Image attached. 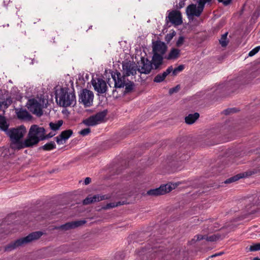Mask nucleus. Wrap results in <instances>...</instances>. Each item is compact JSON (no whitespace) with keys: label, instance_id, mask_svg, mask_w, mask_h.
Returning <instances> with one entry per match:
<instances>
[{"label":"nucleus","instance_id":"obj_1","mask_svg":"<svg viewBox=\"0 0 260 260\" xmlns=\"http://www.w3.org/2000/svg\"><path fill=\"white\" fill-rule=\"evenodd\" d=\"M26 128L23 125L10 128L6 133L11 141V147L20 150L24 148H32V125L30 126L26 138L21 141L26 133Z\"/></svg>","mask_w":260,"mask_h":260},{"label":"nucleus","instance_id":"obj_2","mask_svg":"<svg viewBox=\"0 0 260 260\" xmlns=\"http://www.w3.org/2000/svg\"><path fill=\"white\" fill-rule=\"evenodd\" d=\"M164 55L153 53L151 60L144 57H141V60L138 61L141 68L138 70L141 74H148L152 69L159 70L160 67L163 64Z\"/></svg>","mask_w":260,"mask_h":260},{"label":"nucleus","instance_id":"obj_3","mask_svg":"<svg viewBox=\"0 0 260 260\" xmlns=\"http://www.w3.org/2000/svg\"><path fill=\"white\" fill-rule=\"evenodd\" d=\"M69 88L61 87L58 92H55V99L57 104L62 107H68L76 104V96L74 92H69Z\"/></svg>","mask_w":260,"mask_h":260},{"label":"nucleus","instance_id":"obj_4","mask_svg":"<svg viewBox=\"0 0 260 260\" xmlns=\"http://www.w3.org/2000/svg\"><path fill=\"white\" fill-rule=\"evenodd\" d=\"M43 235V232L41 231L34 232L27 236L20 238L14 242L11 243L5 247L6 251H11L15 248L28 244L33 241L39 239Z\"/></svg>","mask_w":260,"mask_h":260},{"label":"nucleus","instance_id":"obj_5","mask_svg":"<svg viewBox=\"0 0 260 260\" xmlns=\"http://www.w3.org/2000/svg\"><path fill=\"white\" fill-rule=\"evenodd\" d=\"M44 127H40L38 125H32V147L36 146L41 141L49 139L53 137L55 134L50 133L46 135Z\"/></svg>","mask_w":260,"mask_h":260},{"label":"nucleus","instance_id":"obj_6","mask_svg":"<svg viewBox=\"0 0 260 260\" xmlns=\"http://www.w3.org/2000/svg\"><path fill=\"white\" fill-rule=\"evenodd\" d=\"M177 186L176 183H168L160 185L159 187L151 189L147 191V194L157 197L164 195L175 189Z\"/></svg>","mask_w":260,"mask_h":260},{"label":"nucleus","instance_id":"obj_7","mask_svg":"<svg viewBox=\"0 0 260 260\" xmlns=\"http://www.w3.org/2000/svg\"><path fill=\"white\" fill-rule=\"evenodd\" d=\"M107 110H104L102 111L98 112L95 115H91L88 118L84 119L82 123L88 126L96 125L104 120V118L107 115Z\"/></svg>","mask_w":260,"mask_h":260},{"label":"nucleus","instance_id":"obj_8","mask_svg":"<svg viewBox=\"0 0 260 260\" xmlns=\"http://www.w3.org/2000/svg\"><path fill=\"white\" fill-rule=\"evenodd\" d=\"M123 74L124 76L128 77L130 75L134 76L137 73V71H138L139 69L141 68V66L136 64L134 61H126L122 62V64Z\"/></svg>","mask_w":260,"mask_h":260},{"label":"nucleus","instance_id":"obj_9","mask_svg":"<svg viewBox=\"0 0 260 260\" xmlns=\"http://www.w3.org/2000/svg\"><path fill=\"white\" fill-rule=\"evenodd\" d=\"M93 99L92 91L86 88L82 89L79 95V102L83 103L86 107H89L92 105Z\"/></svg>","mask_w":260,"mask_h":260},{"label":"nucleus","instance_id":"obj_10","mask_svg":"<svg viewBox=\"0 0 260 260\" xmlns=\"http://www.w3.org/2000/svg\"><path fill=\"white\" fill-rule=\"evenodd\" d=\"M26 106L29 111L38 117L41 116L43 114L41 104L34 98L28 100Z\"/></svg>","mask_w":260,"mask_h":260},{"label":"nucleus","instance_id":"obj_11","mask_svg":"<svg viewBox=\"0 0 260 260\" xmlns=\"http://www.w3.org/2000/svg\"><path fill=\"white\" fill-rule=\"evenodd\" d=\"M248 83V81L245 77H239L226 83L225 88L228 89L229 93L233 92L237 89L240 88L241 85Z\"/></svg>","mask_w":260,"mask_h":260},{"label":"nucleus","instance_id":"obj_12","mask_svg":"<svg viewBox=\"0 0 260 260\" xmlns=\"http://www.w3.org/2000/svg\"><path fill=\"white\" fill-rule=\"evenodd\" d=\"M91 83L94 90L99 93L103 94L107 91V86L106 82L102 78H98L97 79V82L95 80L92 79Z\"/></svg>","mask_w":260,"mask_h":260},{"label":"nucleus","instance_id":"obj_13","mask_svg":"<svg viewBox=\"0 0 260 260\" xmlns=\"http://www.w3.org/2000/svg\"><path fill=\"white\" fill-rule=\"evenodd\" d=\"M86 222L85 220H80L68 222L60 226L55 227V229H60L63 231H68L71 229H74L76 228L81 226Z\"/></svg>","mask_w":260,"mask_h":260},{"label":"nucleus","instance_id":"obj_14","mask_svg":"<svg viewBox=\"0 0 260 260\" xmlns=\"http://www.w3.org/2000/svg\"><path fill=\"white\" fill-rule=\"evenodd\" d=\"M168 18L169 21L176 26L181 25L183 23L181 13L179 11H171L169 14Z\"/></svg>","mask_w":260,"mask_h":260},{"label":"nucleus","instance_id":"obj_15","mask_svg":"<svg viewBox=\"0 0 260 260\" xmlns=\"http://www.w3.org/2000/svg\"><path fill=\"white\" fill-rule=\"evenodd\" d=\"M167 50V46L165 43L159 40L152 42V53L156 52L161 55H164Z\"/></svg>","mask_w":260,"mask_h":260},{"label":"nucleus","instance_id":"obj_16","mask_svg":"<svg viewBox=\"0 0 260 260\" xmlns=\"http://www.w3.org/2000/svg\"><path fill=\"white\" fill-rule=\"evenodd\" d=\"M110 197L108 195L95 194L93 196L89 195L83 201V205H88L96 202H100L109 199Z\"/></svg>","mask_w":260,"mask_h":260},{"label":"nucleus","instance_id":"obj_17","mask_svg":"<svg viewBox=\"0 0 260 260\" xmlns=\"http://www.w3.org/2000/svg\"><path fill=\"white\" fill-rule=\"evenodd\" d=\"M112 78L114 81V87L115 88H122L124 86L126 83L125 78L126 76H124L119 72H116V77L115 75L112 74Z\"/></svg>","mask_w":260,"mask_h":260},{"label":"nucleus","instance_id":"obj_18","mask_svg":"<svg viewBox=\"0 0 260 260\" xmlns=\"http://www.w3.org/2000/svg\"><path fill=\"white\" fill-rule=\"evenodd\" d=\"M202 13L199 7H197L196 4H191L188 5L186 9V14L189 19L193 16L199 17Z\"/></svg>","mask_w":260,"mask_h":260},{"label":"nucleus","instance_id":"obj_19","mask_svg":"<svg viewBox=\"0 0 260 260\" xmlns=\"http://www.w3.org/2000/svg\"><path fill=\"white\" fill-rule=\"evenodd\" d=\"M73 132L72 129H67L62 131L60 134L55 137L56 142L58 144H62V140L64 141L68 140L73 134Z\"/></svg>","mask_w":260,"mask_h":260},{"label":"nucleus","instance_id":"obj_20","mask_svg":"<svg viewBox=\"0 0 260 260\" xmlns=\"http://www.w3.org/2000/svg\"><path fill=\"white\" fill-rule=\"evenodd\" d=\"M257 200L253 199L252 204H249L246 206V210L247 214H253L260 210V205L256 204Z\"/></svg>","mask_w":260,"mask_h":260},{"label":"nucleus","instance_id":"obj_21","mask_svg":"<svg viewBox=\"0 0 260 260\" xmlns=\"http://www.w3.org/2000/svg\"><path fill=\"white\" fill-rule=\"evenodd\" d=\"M172 72V66H170L163 73L157 74L153 79V82L160 83L164 81L166 77Z\"/></svg>","mask_w":260,"mask_h":260},{"label":"nucleus","instance_id":"obj_22","mask_svg":"<svg viewBox=\"0 0 260 260\" xmlns=\"http://www.w3.org/2000/svg\"><path fill=\"white\" fill-rule=\"evenodd\" d=\"M189 157L188 155L187 151L185 150L182 148H180L178 152L176 153L175 158L176 160L182 161L187 160Z\"/></svg>","mask_w":260,"mask_h":260},{"label":"nucleus","instance_id":"obj_23","mask_svg":"<svg viewBox=\"0 0 260 260\" xmlns=\"http://www.w3.org/2000/svg\"><path fill=\"white\" fill-rule=\"evenodd\" d=\"M180 50L173 48L171 49L170 53L167 56H165V58L168 60H174L178 58L180 55Z\"/></svg>","mask_w":260,"mask_h":260},{"label":"nucleus","instance_id":"obj_24","mask_svg":"<svg viewBox=\"0 0 260 260\" xmlns=\"http://www.w3.org/2000/svg\"><path fill=\"white\" fill-rule=\"evenodd\" d=\"M200 117V114L198 112L193 114H190L185 117V122L188 124H193Z\"/></svg>","mask_w":260,"mask_h":260},{"label":"nucleus","instance_id":"obj_25","mask_svg":"<svg viewBox=\"0 0 260 260\" xmlns=\"http://www.w3.org/2000/svg\"><path fill=\"white\" fill-rule=\"evenodd\" d=\"M127 202L125 201H119L116 203H109L107 204L105 206H104L102 207V209L103 210H108L111 208H113L114 207H118L120 205L126 204Z\"/></svg>","mask_w":260,"mask_h":260},{"label":"nucleus","instance_id":"obj_26","mask_svg":"<svg viewBox=\"0 0 260 260\" xmlns=\"http://www.w3.org/2000/svg\"><path fill=\"white\" fill-rule=\"evenodd\" d=\"M17 114L20 119L30 120L32 118L31 115L26 110H20Z\"/></svg>","mask_w":260,"mask_h":260},{"label":"nucleus","instance_id":"obj_27","mask_svg":"<svg viewBox=\"0 0 260 260\" xmlns=\"http://www.w3.org/2000/svg\"><path fill=\"white\" fill-rule=\"evenodd\" d=\"M125 86V90L123 92V95H126L131 92H132L134 89L135 87V84L133 81H128L127 83H125L124 85Z\"/></svg>","mask_w":260,"mask_h":260},{"label":"nucleus","instance_id":"obj_28","mask_svg":"<svg viewBox=\"0 0 260 260\" xmlns=\"http://www.w3.org/2000/svg\"><path fill=\"white\" fill-rule=\"evenodd\" d=\"M9 125L7 124L4 116L0 115V128L4 131L6 134L9 131Z\"/></svg>","mask_w":260,"mask_h":260},{"label":"nucleus","instance_id":"obj_29","mask_svg":"<svg viewBox=\"0 0 260 260\" xmlns=\"http://www.w3.org/2000/svg\"><path fill=\"white\" fill-rule=\"evenodd\" d=\"M56 148V144L53 141H51L49 143H48L45 144L43 146H42L39 148V150H43L45 151H50L52 149H54Z\"/></svg>","mask_w":260,"mask_h":260},{"label":"nucleus","instance_id":"obj_30","mask_svg":"<svg viewBox=\"0 0 260 260\" xmlns=\"http://www.w3.org/2000/svg\"><path fill=\"white\" fill-rule=\"evenodd\" d=\"M228 35V32H225L221 35L220 39L219 40V44L222 47H226L229 43V40L227 38Z\"/></svg>","mask_w":260,"mask_h":260},{"label":"nucleus","instance_id":"obj_31","mask_svg":"<svg viewBox=\"0 0 260 260\" xmlns=\"http://www.w3.org/2000/svg\"><path fill=\"white\" fill-rule=\"evenodd\" d=\"M63 123L62 120H59L56 123L51 122L49 123V126L52 131H56L59 129Z\"/></svg>","mask_w":260,"mask_h":260},{"label":"nucleus","instance_id":"obj_32","mask_svg":"<svg viewBox=\"0 0 260 260\" xmlns=\"http://www.w3.org/2000/svg\"><path fill=\"white\" fill-rule=\"evenodd\" d=\"M242 178H244V175L240 173L227 179L224 182L225 184L231 183L238 181L239 179Z\"/></svg>","mask_w":260,"mask_h":260},{"label":"nucleus","instance_id":"obj_33","mask_svg":"<svg viewBox=\"0 0 260 260\" xmlns=\"http://www.w3.org/2000/svg\"><path fill=\"white\" fill-rule=\"evenodd\" d=\"M220 237L221 235L219 234H213L210 236H207L206 235V240L207 241L215 242L220 239Z\"/></svg>","mask_w":260,"mask_h":260},{"label":"nucleus","instance_id":"obj_34","mask_svg":"<svg viewBox=\"0 0 260 260\" xmlns=\"http://www.w3.org/2000/svg\"><path fill=\"white\" fill-rule=\"evenodd\" d=\"M172 66V72L171 73H172V75L174 76H176L177 74H178V73L182 71L185 68V66L183 64H181L180 66H179L177 68H175L174 69H173V66Z\"/></svg>","mask_w":260,"mask_h":260},{"label":"nucleus","instance_id":"obj_35","mask_svg":"<svg viewBox=\"0 0 260 260\" xmlns=\"http://www.w3.org/2000/svg\"><path fill=\"white\" fill-rule=\"evenodd\" d=\"M246 251H256L260 250V243H256L250 246L249 247L246 248Z\"/></svg>","mask_w":260,"mask_h":260},{"label":"nucleus","instance_id":"obj_36","mask_svg":"<svg viewBox=\"0 0 260 260\" xmlns=\"http://www.w3.org/2000/svg\"><path fill=\"white\" fill-rule=\"evenodd\" d=\"M211 1V0H198V7L202 12L203 11L205 4Z\"/></svg>","mask_w":260,"mask_h":260},{"label":"nucleus","instance_id":"obj_37","mask_svg":"<svg viewBox=\"0 0 260 260\" xmlns=\"http://www.w3.org/2000/svg\"><path fill=\"white\" fill-rule=\"evenodd\" d=\"M176 35V32L175 30H172V32L168 34L165 36V41L167 43H169L172 40L173 37Z\"/></svg>","mask_w":260,"mask_h":260},{"label":"nucleus","instance_id":"obj_38","mask_svg":"<svg viewBox=\"0 0 260 260\" xmlns=\"http://www.w3.org/2000/svg\"><path fill=\"white\" fill-rule=\"evenodd\" d=\"M239 110L236 108H228L224 110L223 113L225 115H230L232 113H237Z\"/></svg>","mask_w":260,"mask_h":260},{"label":"nucleus","instance_id":"obj_39","mask_svg":"<svg viewBox=\"0 0 260 260\" xmlns=\"http://www.w3.org/2000/svg\"><path fill=\"white\" fill-rule=\"evenodd\" d=\"M206 235H197L194 236V238L192 239V241L196 242L199 241L201 240L206 239Z\"/></svg>","mask_w":260,"mask_h":260},{"label":"nucleus","instance_id":"obj_40","mask_svg":"<svg viewBox=\"0 0 260 260\" xmlns=\"http://www.w3.org/2000/svg\"><path fill=\"white\" fill-rule=\"evenodd\" d=\"M260 49V46H257L254 49H253L252 50H251L248 54L249 56H252L254 55L255 54H256Z\"/></svg>","mask_w":260,"mask_h":260},{"label":"nucleus","instance_id":"obj_41","mask_svg":"<svg viewBox=\"0 0 260 260\" xmlns=\"http://www.w3.org/2000/svg\"><path fill=\"white\" fill-rule=\"evenodd\" d=\"M180 85H177L175 87L170 88L169 89V93L170 94H172L174 93L177 92L179 91V90L180 89Z\"/></svg>","mask_w":260,"mask_h":260},{"label":"nucleus","instance_id":"obj_42","mask_svg":"<svg viewBox=\"0 0 260 260\" xmlns=\"http://www.w3.org/2000/svg\"><path fill=\"white\" fill-rule=\"evenodd\" d=\"M90 133V129L89 128H86L82 129L79 132V134L82 136H86Z\"/></svg>","mask_w":260,"mask_h":260},{"label":"nucleus","instance_id":"obj_43","mask_svg":"<svg viewBox=\"0 0 260 260\" xmlns=\"http://www.w3.org/2000/svg\"><path fill=\"white\" fill-rule=\"evenodd\" d=\"M184 38L183 36L179 37L178 40L176 42V45L177 47H179L183 44Z\"/></svg>","mask_w":260,"mask_h":260},{"label":"nucleus","instance_id":"obj_44","mask_svg":"<svg viewBox=\"0 0 260 260\" xmlns=\"http://www.w3.org/2000/svg\"><path fill=\"white\" fill-rule=\"evenodd\" d=\"M219 3H222L223 5L228 6L230 4L232 0H218Z\"/></svg>","mask_w":260,"mask_h":260},{"label":"nucleus","instance_id":"obj_45","mask_svg":"<svg viewBox=\"0 0 260 260\" xmlns=\"http://www.w3.org/2000/svg\"><path fill=\"white\" fill-rule=\"evenodd\" d=\"M241 174L244 175V178L252 175V171L251 170H248L246 172Z\"/></svg>","mask_w":260,"mask_h":260},{"label":"nucleus","instance_id":"obj_46","mask_svg":"<svg viewBox=\"0 0 260 260\" xmlns=\"http://www.w3.org/2000/svg\"><path fill=\"white\" fill-rule=\"evenodd\" d=\"M185 6V1H181L179 2L178 5H177V8L178 9H180L184 7Z\"/></svg>","mask_w":260,"mask_h":260},{"label":"nucleus","instance_id":"obj_47","mask_svg":"<svg viewBox=\"0 0 260 260\" xmlns=\"http://www.w3.org/2000/svg\"><path fill=\"white\" fill-rule=\"evenodd\" d=\"M91 181V179L89 177H86L84 180V184L87 185L89 184Z\"/></svg>","mask_w":260,"mask_h":260},{"label":"nucleus","instance_id":"obj_48","mask_svg":"<svg viewBox=\"0 0 260 260\" xmlns=\"http://www.w3.org/2000/svg\"><path fill=\"white\" fill-rule=\"evenodd\" d=\"M252 171V175L255 174L259 172V171L258 169H254L253 170H251Z\"/></svg>","mask_w":260,"mask_h":260},{"label":"nucleus","instance_id":"obj_49","mask_svg":"<svg viewBox=\"0 0 260 260\" xmlns=\"http://www.w3.org/2000/svg\"><path fill=\"white\" fill-rule=\"evenodd\" d=\"M218 256V253L211 255L210 256H209V258L214 257H216V256Z\"/></svg>","mask_w":260,"mask_h":260},{"label":"nucleus","instance_id":"obj_50","mask_svg":"<svg viewBox=\"0 0 260 260\" xmlns=\"http://www.w3.org/2000/svg\"><path fill=\"white\" fill-rule=\"evenodd\" d=\"M2 103H4V104L3 105H5V106L6 107V108H8V104L7 103V102L4 101V102H3Z\"/></svg>","mask_w":260,"mask_h":260},{"label":"nucleus","instance_id":"obj_51","mask_svg":"<svg viewBox=\"0 0 260 260\" xmlns=\"http://www.w3.org/2000/svg\"><path fill=\"white\" fill-rule=\"evenodd\" d=\"M223 253H224V252H220L218 253V256H220V255H222Z\"/></svg>","mask_w":260,"mask_h":260},{"label":"nucleus","instance_id":"obj_52","mask_svg":"<svg viewBox=\"0 0 260 260\" xmlns=\"http://www.w3.org/2000/svg\"><path fill=\"white\" fill-rule=\"evenodd\" d=\"M252 260H260V258H259L258 257H255L253 258Z\"/></svg>","mask_w":260,"mask_h":260},{"label":"nucleus","instance_id":"obj_53","mask_svg":"<svg viewBox=\"0 0 260 260\" xmlns=\"http://www.w3.org/2000/svg\"><path fill=\"white\" fill-rule=\"evenodd\" d=\"M4 104V103H1L0 102V110L1 109L2 107V106H3V104Z\"/></svg>","mask_w":260,"mask_h":260},{"label":"nucleus","instance_id":"obj_54","mask_svg":"<svg viewBox=\"0 0 260 260\" xmlns=\"http://www.w3.org/2000/svg\"><path fill=\"white\" fill-rule=\"evenodd\" d=\"M115 92H116V89L113 90V94H114Z\"/></svg>","mask_w":260,"mask_h":260},{"label":"nucleus","instance_id":"obj_55","mask_svg":"<svg viewBox=\"0 0 260 260\" xmlns=\"http://www.w3.org/2000/svg\"><path fill=\"white\" fill-rule=\"evenodd\" d=\"M213 144H214V143H213V144H212H212H208V145H213Z\"/></svg>","mask_w":260,"mask_h":260}]
</instances>
